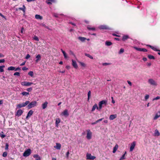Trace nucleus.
I'll return each mask as SVG.
<instances>
[{
  "instance_id": "nucleus-1",
  "label": "nucleus",
  "mask_w": 160,
  "mask_h": 160,
  "mask_svg": "<svg viewBox=\"0 0 160 160\" xmlns=\"http://www.w3.org/2000/svg\"><path fill=\"white\" fill-rule=\"evenodd\" d=\"M107 104V102L106 100H102L99 102V110H101L102 107V105H103V106H106Z\"/></svg>"
},
{
  "instance_id": "nucleus-2",
  "label": "nucleus",
  "mask_w": 160,
  "mask_h": 160,
  "mask_svg": "<svg viewBox=\"0 0 160 160\" xmlns=\"http://www.w3.org/2000/svg\"><path fill=\"white\" fill-rule=\"evenodd\" d=\"M30 102L28 101H26L25 102H23L22 103H19L17 105V108H21L23 107H25L27 105H28L29 103Z\"/></svg>"
},
{
  "instance_id": "nucleus-3",
  "label": "nucleus",
  "mask_w": 160,
  "mask_h": 160,
  "mask_svg": "<svg viewBox=\"0 0 160 160\" xmlns=\"http://www.w3.org/2000/svg\"><path fill=\"white\" fill-rule=\"evenodd\" d=\"M87 131L86 138L88 139H90L92 138V133L90 129H87Z\"/></svg>"
},
{
  "instance_id": "nucleus-4",
  "label": "nucleus",
  "mask_w": 160,
  "mask_h": 160,
  "mask_svg": "<svg viewBox=\"0 0 160 160\" xmlns=\"http://www.w3.org/2000/svg\"><path fill=\"white\" fill-rule=\"evenodd\" d=\"M37 102L36 101L32 102L28 104L27 106L28 108L30 109L36 106Z\"/></svg>"
},
{
  "instance_id": "nucleus-5",
  "label": "nucleus",
  "mask_w": 160,
  "mask_h": 160,
  "mask_svg": "<svg viewBox=\"0 0 160 160\" xmlns=\"http://www.w3.org/2000/svg\"><path fill=\"white\" fill-rule=\"evenodd\" d=\"M31 153V150L30 149H28L25 151L23 154L24 157H27L29 156Z\"/></svg>"
},
{
  "instance_id": "nucleus-6",
  "label": "nucleus",
  "mask_w": 160,
  "mask_h": 160,
  "mask_svg": "<svg viewBox=\"0 0 160 160\" xmlns=\"http://www.w3.org/2000/svg\"><path fill=\"white\" fill-rule=\"evenodd\" d=\"M33 83L32 82H28L26 81H24L22 82L21 83V85L23 86H30Z\"/></svg>"
},
{
  "instance_id": "nucleus-7",
  "label": "nucleus",
  "mask_w": 160,
  "mask_h": 160,
  "mask_svg": "<svg viewBox=\"0 0 160 160\" xmlns=\"http://www.w3.org/2000/svg\"><path fill=\"white\" fill-rule=\"evenodd\" d=\"M99 29L101 30H108L110 29L109 27L107 25H102L99 26Z\"/></svg>"
},
{
  "instance_id": "nucleus-8",
  "label": "nucleus",
  "mask_w": 160,
  "mask_h": 160,
  "mask_svg": "<svg viewBox=\"0 0 160 160\" xmlns=\"http://www.w3.org/2000/svg\"><path fill=\"white\" fill-rule=\"evenodd\" d=\"M61 115L65 117H67L69 116V114L68 112V110L67 109H65L61 113Z\"/></svg>"
},
{
  "instance_id": "nucleus-9",
  "label": "nucleus",
  "mask_w": 160,
  "mask_h": 160,
  "mask_svg": "<svg viewBox=\"0 0 160 160\" xmlns=\"http://www.w3.org/2000/svg\"><path fill=\"white\" fill-rule=\"evenodd\" d=\"M86 157L87 159L89 160H93L96 158L95 157L92 156L91 154H87Z\"/></svg>"
},
{
  "instance_id": "nucleus-10",
  "label": "nucleus",
  "mask_w": 160,
  "mask_h": 160,
  "mask_svg": "<svg viewBox=\"0 0 160 160\" xmlns=\"http://www.w3.org/2000/svg\"><path fill=\"white\" fill-rule=\"evenodd\" d=\"M135 48L136 50L139 51H142L143 52H146L147 51V49L145 48H138L136 47H134Z\"/></svg>"
},
{
  "instance_id": "nucleus-11",
  "label": "nucleus",
  "mask_w": 160,
  "mask_h": 160,
  "mask_svg": "<svg viewBox=\"0 0 160 160\" xmlns=\"http://www.w3.org/2000/svg\"><path fill=\"white\" fill-rule=\"evenodd\" d=\"M23 112V111L21 109H20L18 110L17 112L15 114V115L18 116L19 117L21 116Z\"/></svg>"
},
{
  "instance_id": "nucleus-12",
  "label": "nucleus",
  "mask_w": 160,
  "mask_h": 160,
  "mask_svg": "<svg viewBox=\"0 0 160 160\" xmlns=\"http://www.w3.org/2000/svg\"><path fill=\"white\" fill-rule=\"evenodd\" d=\"M136 145V142L135 141L133 142L131 144V146L130 148V151H132L134 149Z\"/></svg>"
},
{
  "instance_id": "nucleus-13",
  "label": "nucleus",
  "mask_w": 160,
  "mask_h": 160,
  "mask_svg": "<svg viewBox=\"0 0 160 160\" xmlns=\"http://www.w3.org/2000/svg\"><path fill=\"white\" fill-rule=\"evenodd\" d=\"M72 64L73 66L75 68H78V66L75 61L73 59L72 60Z\"/></svg>"
},
{
  "instance_id": "nucleus-14",
  "label": "nucleus",
  "mask_w": 160,
  "mask_h": 160,
  "mask_svg": "<svg viewBox=\"0 0 160 160\" xmlns=\"http://www.w3.org/2000/svg\"><path fill=\"white\" fill-rule=\"evenodd\" d=\"M61 147V145L60 143H56V146H54V148L58 150H60Z\"/></svg>"
},
{
  "instance_id": "nucleus-15",
  "label": "nucleus",
  "mask_w": 160,
  "mask_h": 160,
  "mask_svg": "<svg viewBox=\"0 0 160 160\" xmlns=\"http://www.w3.org/2000/svg\"><path fill=\"white\" fill-rule=\"evenodd\" d=\"M61 122V119L59 118H57L56 119L55 125L56 127H58V124Z\"/></svg>"
},
{
  "instance_id": "nucleus-16",
  "label": "nucleus",
  "mask_w": 160,
  "mask_h": 160,
  "mask_svg": "<svg viewBox=\"0 0 160 160\" xmlns=\"http://www.w3.org/2000/svg\"><path fill=\"white\" fill-rule=\"evenodd\" d=\"M33 112L32 110H30L29 111L26 117V118L28 119V117H30L31 115H32Z\"/></svg>"
},
{
  "instance_id": "nucleus-17",
  "label": "nucleus",
  "mask_w": 160,
  "mask_h": 160,
  "mask_svg": "<svg viewBox=\"0 0 160 160\" xmlns=\"http://www.w3.org/2000/svg\"><path fill=\"white\" fill-rule=\"evenodd\" d=\"M22 7H23V8H16V11H17L18 10H21L24 13L25 12V9H26V7H25V5H23Z\"/></svg>"
},
{
  "instance_id": "nucleus-18",
  "label": "nucleus",
  "mask_w": 160,
  "mask_h": 160,
  "mask_svg": "<svg viewBox=\"0 0 160 160\" xmlns=\"http://www.w3.org/2000/svg\"><path fill=\"white\" fill-rule=\"evenodd\" d=\"M117 115L116 114H112L110 116L109 119L110 120H113L117 118Z\"/></svg>"
},
{
  "instance_id": "nucleus-19",
  "label": "nucleus",
  "mask_w": 160,
  "mask_h": 160,
  "mask_svg": "<svg viewBox=\"0 0 160 160\" xmlns=\"http://www.w3.org/2000/svg\"><path fill=\"white\" fill-rule=\"evenodd\" d=\"M148 82L152 85H155L156 82L155 81L152 79H150L148 80Z\"/></svg>"
},
{
  "instance_id": "nucleus-20",
  "label": "nucleus",
  "mask_w": 160,
  "mask_h": 160,
  "mask_svg": "<svg viewBox=\"0 0 160 160\" xmlns=\"http://www.w3.org/2000/svg\"><path fill=\"white\" fill-rule=\"evenodd\" d=\"M36 60H35V62L37 63L41 59V56L40 54H38L36 57Z\"/></svg>"
},
{
  "instance_id": "nucleus-21",
  "label": "nucleus",
  "mask_w": 160,
  "mask_h": 160,
  "mask_svg": "<svg viewBox=\"0 0 160 160\" xmlns=\"http://www.w3.org/2000/svg\"><path fill=\"white\" fill-rule=\"evenodd\" d=\"M129 38V37L128 35H124L122 37V40L123 41H125L126 40Z\"/></svg>"
},
{
  "instance_id": "nucleus-22",
  "label": "nucleus",
  "mask_w": 160,
  "mask_h": 160,
  "mask_svg": "<svg viewBox=\"0 0 160 160\" xmlns=\"http://www.w3.org/2000/svg\"><path fill=\"white\" fill-rule=\"evenodd\" d=\"M160 117V111H159L155 115L154 118V120L157 119L158 118Z\"/></svg>"
},
{
  "instance_id": "nucleus-23",
  "label": "nucleus",
  "mask_w": 160,
  "mask_h": 160,
  "mask_svg": "<svg viewBox=\"0 0 160 160\" xmlns=\"http://www.w3.org/2000/svg\"><path fill=\"white\" fill-rule=\"evenodd\" d=\"M48 104V102L46 101L42 104V108L43 109H45V108H46Z\"/></svg>"
},
{
  "instance_id": "nucleus-24",
  "label": "nucleus",
  "mask_w": 160,
  "mask_h": 160,
  "mask_svg": "<svg viewBox=\"0 0 160 160\" xmlns=\"http://www.w3.org/2000/svg\"><path fill=\"white\" fill-rule=\"evenodd\" d=\"M35 18L37 19L42 20L43 18L42 16H40L39 15L36 14L35 16Z\"/></svg>"
},
{
  "instance_id": "nucleus-25",
  "label": "nucleus",
  "mask_w": 160,
  "mask_h": 160,
  "mask_svg": "<svg viewBox=\"0 0 160 160\" xmlns=\"http://www.w3.org/2000/svg\"><path fill=\"white\" fill-rule=\"evenodd\" d=\"M96 108H97V109H99V108L98 107L97 104H95L92 107V111H94Z\"/></svg>"
},
{
  "instance_id": "nucleus-26",
  "label": "nucleus",
  "mask_w": 160,
  "mask_h": 160,
  "mask_svg": "<svg viewBox=\"0 0 160 160\" xmlns=\"http://www.w3.org/2000/svg\"><path fill=\"white\" fill-rule=\"evenodd\" d=\"M78 39L81 41L82 42H84L86 40V38L85 37H78Z\"/></svg>"
},
{
  "instance_id": "nucleus-27",
  "label": "nucleus",
  "mask_w": 160,
  "mask_h": 160,
  "mask_svg": "<svg viewBox=\"0 0 160 160\" xmlns=\"http://www.w3.org/2000/svg\"><path fill=\"white\" fill-rule=\"evenodd\" d=\"M118 144H116L115 146L113 148V152L115 153L118 148Z\"/></svg>"
},
{
  "instance_id": "nucleus-28",
  "label": "nucleus",
  "mask_w": 160,
  "mask_h": 160,
  "mask_svg": "<svg viewBox=\"0 0 160 160\" xmlns=\"http://www.w3.org/2000/svg\"><path fill=\"white\" fill-rule=\"evenodd\" d=\"M160 133L157 129H156L155 131L154 135L155 136H158L160 135Z\"/></svg>"
},
{
  "instance_id": "nucleus-29",
  "label": "nucleus",
  "mask_w": 160,
  "mask_h": 160,
  "mask_svg": "<svg viewBox=\"0 0 160 160\" xmlns=\"http://www.w3.org/2000/svg\"><path fill=\"white\" fill-rule=\"evenodd\" d=\"M126 153V152H125L124 154H123L122 155V156L121 157V158L119 159V160H122L125 159V155Z\"/></svg>"
},
{
  "instance_id": "nucleus-30",
  "label": "nucleus",
  "mask_w": 160,
  "mask_h": 160,
  "mask_svg": "<svg viewBox=\"0 0 160 160\" xmlns=\"http://www.w3.org/2000/svg\"><path fill=\"white\" fill-rule=\"evenodd\" d=\"M87 28L89 30L94 31L95 30V28L94 27H90L89 26H88Z\"/></svg>"
},
{
  "instance_id": "nucleus-31",
  "label": "nucleus",
  "mask_w": 160,
  "mask_h": 160,
  "mask_svg": "<svg viewBox=\"0 0 160 160\" xmlns=\"http://www.w3.org/2000/svg\"><path fill=\"white\" fill-rule=\"evenodd\" d=\"M21 94L23 96H27L28 95H29V92H22L21 93Z\"/></svg>"
},
{
  "instance_id": "nucleus-32",
  "label": "nucleus",
  "mask_w": 160,
  "mask_h": 160,
  "mask_svg": "<svg viewBox=\"0 0 160 160\" xmlns=\"http://www.w3.org/2000/svg\"><path fill=\"white\" fill-rule=\"evenodd\" d=\"M105 44L108 46H110L112 45V43L110 41H106L105 42Z\"/></svg>"
},
{
  "instance_id": "nucleus-33",
  "label": "nucleus",
  "mask_w": 160,
  "mask_h": 160,
  "mask_svg": "<svg viewBox=\"0 0 160 160\" xmlns=\"http://www.w3.org/2000/svg\"><path fill=\"white\" fill-rule=\"evenodd\" d=\"M15 67H13V66H11L10 67H9L8 68V70L9 71L14 70H15Z\"/></svg>"
},
{
  "instance_id": "nucleus-34",
  "label": "nucleus",
  "mask_w": 160,
  "mask_h": 160,
  "mask_svg": "<svg viewBox=\"0 0 160 160\" xmlns=\"http://www.w3.org/2000/svg\"><path fill=\"white\" fill-rule=\"evenodd\" d=\"M85 55L86 56H87V57L90 58H91V59H93V57L92 56L90 55L89 54H88V53H85Z\"/></svg>"
},
{
  "instance_id": "nucleus-35",
  "label": "nucleus",
  "mask_w": 160,
  "mask_h": 160,
  "mask_svg": "<svg viewBox=\"0 0 160 160\" xmlns=\"http://www.w3.org/2000/svg\"><path fill=\"white\" fill-rule=\"evenodd\" d=\"M148 58L151 59H155V57L151 55H148Z\"/></svg>"
},
{
  "instance_id": "nucleus-36",
  "label": "nucleus",
  "mask_w": 160,
  "mask_h": 160,
  "mask_svg": "<svg viewBox=\"0 0 160 160\" xmlns=\"http://www.w3.org/2000/svg\"><path fill=\"white\" fill-rule=\"evenodd\" d=\"M5 67L4 65H2L0 66V72H2L4 71L3 69Z\"/></svg>"
},
{
  "instance_id": "nucleus-37",
  "label": "nucleus",
  "mask_w": 160,
  "mask_h": 160,
  "mask_svg": "<svg viewBox=\"0 0 160 160\" xmlns=\"http://www.w3.org/2000/svg\"><path fill=\"white\" fill-rule=\"evenodd\" d=\"M151 48L154 51H160V50L156 48L153 46L151 47Z\"/></svg>"
},
{
  "instance_id": "nucleus-38",
  "label": "nucleus",
  "mask_w": 160,
  "mask_h": 160,
  "mask_svg": "<svg viewBox=\"0 0 160 160\" xmlns=\"http://www.w3.org/2000/svg\"><path fill=\"white\" fill-rule=\"evenodd\" d=\"M3 132H2L1 133H0V137L2 138H5L6 137V135L3 134Z\"/></svg>"
},
{
  "instance_id": "nucleus-39",
  "label": "nucleus",
  "mask_w": 160,
  "mask_h": 160,
  "mask_svg": "<svg viewBox=\"0 0 160 160\" xmlns=\"http://www.w3.org/2000/svg\"><path fill=\"white\" fill-rule=\"evenodd\" d=\"M54 1H46V3L49 5L52 4V2H54Z\"/></svg>"
},
{
  "instance_id": "nucleus-40",
  "label": "nucleus",
  "mask_w": 160,
  "mask_h": 160,
  "mask_svg": "<svg viewBox=\"0 0 160 160\" xmlns=\"http://www.w3.org/2000/svg\"><path fill=\"white\" fill-rule=\"evenodd\" d=\"M28 74L31 77H33V72L32 71H30L28 72Z\"/></svg>"
},
{
  "instance_id": "nucleus-41",
  "label": "nucleus",
  "mask_w": 160,
  "mask_h": 160,
  "mask_svg": "<svg viewBox=\"0 0 160 160\" xmlns=\"http://www.w3.org/2000/svg\"><path fill=\"white\" fill-rule=\"evenodd\" d=\"M8 155V153L7 152H4L2 154V156L4 157H6Z\"/></svg>"
},
{
  "instance_id": "nucleus-42",
  "label": "nucleus",
  "mask_w": 160,
  "mask_h": 160,
  "mask_svg": "<svg viewBox=\"0 0 160 160\" xmlns=\"http://www.w3.org/2000/svg\"><path fill=\"white\" fill-rule=\"evenodd\" d=\"M13 75L14 76H17L18 77L20 76V73L18 72H16L14 73Z\"/></svg>"
},
{
  "instance_id": "nucleus-43",
  "label": "nucleus",
  "mask_w": 160,
  "mask_h": 160,
  "mask_svg": "<svg viewBox=\"0 0 160 160\" xmlns=\"http://www.w3.org/2000/svg\"><path fill=\"white\" fill-rule=\"evenodd\" d=\"M33 39L36 41H39V39L36 36H34L33 37Z\"/></svg>"
},
{
  "instance_id": "nucleus-44",
  "label": "nucleus",
  "mask_w": 160,
  "mask_h": 160,
  "mask_svg": "<svg viewBox=\"0 0 160 160\" xmlns=\"http://www.w3.org/2000/svg\"><path fill=\"white\" fill-rule=\"evenodd\" d=\"M124 52V49L122 48H121L120 49L119 53V54H120L121 53H122L123 52Z\"/></svg>"
},
{
  "instance_id": "nucleus-45",
  "label": "nucleus",
  "mask_w": 160,
  "mask_h": 160,
  "mask_svg": "<svg viewBox=\"0 0 160 160\" xmlns=\"http://www.w3.org/2000/svg\"><path fill=\"white\" fill-rule=\"evenodd\" d=\"M9 145L8 143H6L5 149L6 150H8V149Z\"/></svg>"
},
{
  "instance_id": "nucleus-46",
  "label": "nucleus",
  "mask_w": 160,
  "mask_h": 160,
  "mask_svg": "<svg viewBox=\"0 0 160 160\" xmlns=\"http://www.w3.org/2000/svg\"><path fill=\"white\" fill-rule=\"evenodd\" d=\"M33 157L34 158H40L38 154H34L33 156Z\"/></svg>"
},
{
  "instance_id": "nucleus-47",
  "label": "nucleus",
  "mask_w": 160,
  "mask_h": 160,
  "mask_svg": "<svg viewBox=\"0 0 160 160\" xmlns=\"http://www.w3.org/2000/svg\"><path fill=\"white\" fill-rule=\"evenodd\" d=\"M91 91H89L88 92V100L89 99V98H90V97L91 96Z\"/></svg>"
},
{
  "instance_id": "nucleus-48",
  "label": "nucleus",
  "mask_w": 160,
  "mask_h": 160,
  "mask_svg": "<svg viewBox=\"0 0 160 160\" xmlns=\"http://www.w3.org/2000/svg\"><path fill=\"white\" fill-rule=\"evenodd\" d=\"M69 151H68L66 153V157L68 159L69 157Z\"/></svg>"
},
{
  "instance_id": "nucleus-49",
  "label": "nucleus",
  "mask_w": 160,
  "mask_h": 160,
  "mask_svg": "<svg viewBox=\"0 0 160 160\" xmlns=\"http://www.w3.org/2000/svg\"><path fill=\"white\" fill-rule=\"evenodd\" d=\"M160 99V96H157L156 97L154 98L153 99V100H157L158 99Z\"/></svg>"
},
{
  "instance_id": "nucleus-50",
  "label": "nucleus",
  "mask_w": 160,
  "mask_h": 160,
  "mask_svg": "<svg viewBox=\"0 0 160 160\" xmlns=\"http://www.w3.org/2000/svg\"><path fill=\"white\" fill-rule=\"evenodd\" d=\"M32 88H28L27 89V90L28 92H30L32 90Z\"/></svg>"
},
{
  "instance_id": "nucleus-51",
  "label": "nucleus",
  "mask_w": 160,
  "mask_h": 160,
  "mask_svg": "<svg viewBox=\"0 0 160 160\" xmlns=\"http://www.w3.org/2000/svg\"><path fill=\"white\" fill-rule=\"evenodd\" d=\"M80 64L83 67H85L86 66V64L83 62H80Z\"/></svg>"
},
{
  "instance_id": "nucleus-52",
  "label": "nucleus",
  "mask_w": 160,
  "mask_h": 160,
  "mask_svg": "<svg viewBox=\"0 0 160 160\" xmlns=\"http://www.w3.org/2000/svg\"><path fill=\"white\" fill-rule=\"evenodd\" d=\"M149 96L148 95H147L145 96V99L146 100H147L149 98Z\"/></svg>"
},
{
  "instance_id": "nucleus-53",
  "label": "nucleus",
  "mask_w": 160,
  "mask_h": 160,
  "mask_svg": "<svg viewBox=\"0 0 160 160\" xmlns=\"http://www.w3.org/2000/svg\"><path fill=\"white\" fill-rule=\"evenodd\" d=\"M30 57V55L29 54H27L25 57L26 59H28Z\"/></svg>"
},
{
  "instance_id": "nucleus-54",
  "label": "nucleus",
  "mask_w": 160,
  "mask_h": 160,
  "mask_svg": "<svg viewBox=\"0 0 160 160\" xmlns=\"http://www.w3.org/2000/svg\"><path fill=\"white\" fill-rule=\"evenodd\" d=\"M53 16L56 18L58 17V14L57 13H54L53 14Z\"/></svg>"
},
{
  "instance_id": "nucleus-55",
  "label": "nucleus",
  "mask_w": 160,
  "mask_h": 160,
  "mask_svg": "<svg viewBox=\"0 0 160 160\" xmlns=\"http://www.w3.org/2000/svg\"><path fill=\"white\" fill-rule=\"evenodd\" d=\"M20 70H21V68H19V67H18L15 69V71H20Z\"/></svg>"
},
{
  "instance_id": "nucleus-56",
  "label": "nucleus",
  "mask_w": 160,
  "mask_h": 160,
  "mask_svg": "<svg viewBox=\"0 0 160 160\" xmlns=\"http://www.w3.org/2000/svg\"><path fill=\"white\" fill-rule=\"evenodd\" d=\"M28 69V68L25 67H24L22 68V69L23 71L27 70Z\"/></svg>"
},
{
  "instance_id": "nucleus-57",
  "label": "nucleus",
  "mask_w": 160,
  "mask_h": 160,
  "mask_svg": "<svg viewBox=\"0 0 160 160\" xmlns=\"http://www.w3.org/2000/svg\"><path fill=\"white\" fill-rule=\"evenodd\" d=\"M63 55L65 58H68V56L66 53H65L64 54H63Z\"/></svg>"
},
{
  "instance_id": "nucleus-58",
  "label": "nucleus",
  "mask_w": 160,
  "mask_h": 160,
  "mask_svg": "<svg viewBox=\"0 0 160 160\" xmlns=\"http://www.w3.org/2000/svg\"><path fill=\"white\" fill-rule=\"evenodd\" d=\"M127 82L128 83L130 86H131L132 85V82L129 81H128Z\"/></svg>"
},
{
  "instance_id": "nucleus-59",
  "label": "nucleus",
  "mask_w": 160,
  "mask_h": 160,
  "mask_svg": "<svg viewBox=\"0 0 160 160\" xmlns=\"http://www.w3.org/2000/svg\"><path fill=\"white\" fill-rule=\"evenodd\" d=\"M5 60L4 59H0V63L2 62H5Z\"/></svg>"
},
{
  "instance_id": "nucleus-60",
  "label": "nucleus",
  "mask_w": 160,
  "mask_h": 160,
  "mask_svg": "<svg viewBox=\"0 0 160 160\" xmlns=\"http://www.w3.org/2000/svg\"><path fill=\"white\" fill-rule=\"evenodd\" d=\"M112 35L114 36L117 37H120V36L117 35L115 33H113Z\"/></svg>"
},
{
  "instance_id": "nucleus-61",
  "label": "nucleus",
  "mask_w": 160,
  "mask_h": 160,
  "mask_svg": "<svg viewBox=\"0 0 160 160\" xmlns=\"http://www.w3.org/2000/svg\"><path fill=\"white\" fill-rule=\"evenodd\" d=\"M66 68L68 70L70 68V67L69 66L67 65L66 66Z\"/></svg>"
},
{
  "instance_id": "nucleus-62",
  "label": "nucleus",
  "mask_w": 160,
  "mask_h": 160,
  "mask_svg": "<svg viewBox=\"0 0 160 160\" xmlns=\"http://www.w3.org/2000/svg\"><path fill=\"white\" fill-rule=\"evenodd\" d=\"M25 63H26V62H22L20 64V66H23V65H25Z\"/></svg>"
},
{
  "instance_id": "nucleus-63",
  "label": "nucleus",
  "mask_w": 160,
  "mask_h": 160,
  "mask_svg": "<svg viewBox=\"0 0 160 160\" xmlns=\"http://www.w3.org/2000/svg\"><path fill=\"white\" fill-rule=\"evenodd\" d=\"M142 60L144 61H146L147 60V58H145V57H144L143 58H142Z\"/></svg>"
},
{
  "instance_id": "nucleus-64",
  "label": "nucleus",
  "mask_w": 160,
  "mask_h": 160,
  "mask_svg": "<svg viewBox=\"0 0 160 160\" xmlns=\"http://www.w3.org/2000/svg\"><path fill=\"white\" fill-rule=\"evenodd\" d=\"M0 16H1V17H2V18H4L5 17H4V16L0 12Z\"/></svg>"
}]
</instances>
